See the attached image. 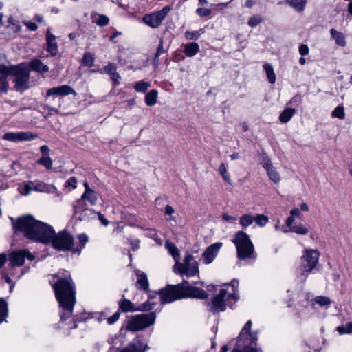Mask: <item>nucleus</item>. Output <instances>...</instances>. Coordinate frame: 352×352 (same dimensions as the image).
I'll return each mask as SVG.
<instances>
[{"instance_id": "obj_1", "label": "nucleus", "mask_w": 352, "mask_h": 352, "mask_svg": "<svg viewBox=\"0 0 352 352\" xmlns=\"http://www.w3.org/2000/svg\"><path fill=\"white\" fill-rule=\"evenodd\" d=\"M54 278H57V280H50V283L56 298L63 309L61 320H66L72 316L76 303L75 286L70 274L65 270L59 271L54 275Z\"/></svg>"}, {"instance_id": "obj_2", "label": "nucleus", "mask_w": 352, "mask_h": 352, "mask_svg": "<svg viewBox=\"0 0 352 352\" xmlns=\"http://www.w3.org/2000/svg\"><path fill=\"white\" fill-rule=\"evenodd\" d=\"M14 228L22 232L24 236L36 242H41L46 245L50 243V238L53 236L54 228L47 223L36 220L31 215H25L14 221L11 218Z\"/></svg>"}, {"instance_id": "obj_3", "label": "nucleus", "mask_w": 352, "mask_h": 352, "mask_svg": "<svg viewBox=\"0 0 352 352\" xmlns=\"http://www.w3.org/2000/svg\"><path fill=\"white\" fill-rule=\"evenodd\" d=\"M220 290L219 293L214 297L210 306V311L214 313H219L226 310V302L232 300L236 302L239 299V296L236 292L239 287V281L233 280L230 284H227Z\"/></svg>"}, {"instance_id": "obj_4", "label": "nucleus", "mask_w": 352, "mask_h": 352, "mask_svg": "<svg viewBox=\"0 0 352 352\" xmlns=\"http://www.w3.org/2000/svg\"><path fill=\"white\" fill-rule=\"evenodd\" d=\"M252 324L250 320L246 322L239 333L236 348L231 352H262L256 348V335L250 333Z\"/></svg>"}, {"instance_id": "obj_5", "label": "nucleus", "mask_w": 352, "mask_h": 352, "mask_svg": "<svg viewBox=\"0 0 352 352\" xmlns=\"http://www.w3.org/2000/svg\"><path fill=\"white\" fill-rule=\"evenodd\" d=\"M320 252L317 250L305 249L300 258V265L298 269V279L304 283L309 274L316 267L318 263Z\"/></svg>"}, {"instance_id": "obj_6", "label": "nucleus", "mask_w": 352, "mask_h": 352, "mask_svg": "<svg viewBox=\"0 0 352 352\" xmlns=\"http://www.w3.org/2000/svg\"><path fill=\"white\" fill-rule=\"evenodd\" d=\"M232 242L236 248L239 259L243 260L252 256L254 252V246L246 233L242 231L236 232Z\"/></svg>"}, {"instance_id": "obj_7", "label": "nucleus", "mask_w": 352, "mask_h": 352, "mask_svg": "<svg viewBox=\"0 0 352 352\" xmlns=\"http://www.w3.org/2000/svg\"><path fill=\"white\" fill-rule=\"evenodd\" d=\"M155 319V312L138 314L128 320L126 328L130 331H139L153 325Z\"/></svg>"}, {"instance_id": "obj_8", "label": "nucleus", "mask_w": 352, "mask_h": 352, "mask_svg": "<svg viewBox=\"0 0 352 352\" xmlns=\"http://www.w3.org/2000/svg\"><path fill=\"white\" fill-rule=\"evenodd\" d=\"M49 245H52L55 250L58 251H72L74 245V238L69 232L65 230L60 231L57 234L54 230V234L50 238Z\"/></svg>"}, {"instance_id": "obj_9", "label": "nucleus", "mask_w": 352, "mask_h": 352, "mask_svg": "<svg viewBox=\"0 0 352 352\" xmlns=\"http://www.w3.org/2000/svg\"><path fill=\"white\" fill-rule=\"evenodd\" d=\"M173 272L181 275H186L188 277L195 276L199 273L198 263L194 261V257L190 254H186L183 263L180 262V266L175 264Z\"/></svg>"}, {"instance_id": "obj_10", "label": "nucleus", "mask_w": 352, "mask_h": 352, "mask_svg": "<svg viewBox=\"0 0 352 352\" xmlns=\"http://www.w3.org/2000/svg\"><path fill=\"white\" fill-rule=\"evenodd\" d=\"M184 284H188V281L182 283L168 285L166 288L160 290L161 302L162 304L170 303L175 300L184 298Z\"/></svg>"}, {"instance_id": "obj_11", "label": "nucleus", "mask_w": 352, "mask_h": 352, "mask_svg": "<svg viewBox=\"0 0 352 352\" xmlns=\"http://www.w3.org/2000/svg\"><path fill=\"white\" fill-rule=\"evenodd\" d=\"M21 195H28L32 191H37L46 193L57 192L54 186L47 185L43 182L30 181L19 188Z\"/></svg>"}, {"instance_id": "obj_12", "label": "nucleus", "mask_w": 352, "mask_h": 352, "mask_svg": "<svg viewBox=\"0 0 352 352\" xmlns=\"http://www.w3.org/2000/svg\"><path fill=\"white\" fill-rule=\"evenodd\" d=\"M170 10L169 6L164 7L161 10L146 14L142 18V21L152 28H157L162 24Z\"/></svg>"}, {"instance_id": "obj_13", "label": "nucleus", "mask_w": 352, "mask_h": 352, "mask_svg": "<svg viewBox=\"0 0 352 352\" xmlns=\"http://www.w3.org/2000/svg\"><path fill=\"white\" fill-rule=\"evenodd\" d=\"M12 74L14 76V87L17 91H23L29 88L30 73L28 71L16 67Z\"/></svg>"}, {"instance_id": "obj_14", "label": "nucleus", "mask_w": 352, "mask_h": 352, "mask_svg": "<svg viewBox=\"0 0 352 352\" xmlns=\"http://www.w3.org/2000/svg\"><path fill=\"white\" fill-rule=\"evenodd\" d=\"M38 138L36 134L30 131H19L6 133L3 135V139L7 141L19 142L23 141H31Z\"/></svg>"}, {"instance_id": "obj_15", "label": "nucleus", "mask_w": 352, "mask_h": 352, "mask_svg": "<svg viewBox=\"0 0 352 352\" xmlns=\"http://www.w3.org/2000/svg\"><path fill=\"white\" fill-rule=\"evenodd\" d=\"M25 258L33 261L35 256L26 250L13 251L10 254V263L12 266H21Z\"/></svg>"}, {"instance_id": "obj_16", "label": "nucleus", "mask_w": 352, "mask_h": 352, "mask_svg": "<svg viewBox=\"0 0 352 352\" xmlns=\"http://www.w3.org/2000/svg\"><path fill=\"white\" fill-rule=\"evenodd\" d=\"M85 200H87L92 206L96 205L98 201L97 193L93 189H87V190H85L81 198L79 199L74 206L75 214L76 215L82 208H84V206H85V204L84 203Z\"/></svg>"}, {"instance_id": "obj_17", "label": "nucleus", "mask_w": 352, "mask_h": 352, "mask_svg": "<svg viewBox=\"0 0 352 352\" xmlns=\"http://www.w3.org/2000/svg\"><path fill=\"white\" fill-rule=\"evenodd\" d=\"M223 243L221 242H217L209 245L203 252L201 260L203 261L206 265L212 263L216 258L218 253L221 248Z\"/></svg>"}, {"instance_id": "obj_18", "label": "nucleus", "mask_w": 352, "mask_h": 352, "mask_svg": "<svg viewBox=\"0 0 352 352\" xmlns=\"http://www.w3.org/2000/svg\"><path fill=\"white\" fill-rule=\"evenodd\" d=\"M191 297L199 299H206L208 297L207 292L199 287H192L188 284H184V298Z\"/></svg>"}, {"instance_id": "obj_19", "label": "nucleus", "mask_w": 352, "mask_h": 352, "mask_svg": "<svg viewBox=\"0 0 352 352\" xmlns=\"http://www.w3.org/2000/svg\"><path fill=\"white\" fill-rule=\"evenodd\" d=\"M76 95V92L75 90L67 85H63L58 87H54L51 89H49L47 91L46 98H48L51 96H65L67 95Z\"/></svg>"}, {"instance_id": "obj_20", "label": "nucleus", "mask_w": 352, "mask_h": 352, "mask_svg": "<svg viewBox=\"0 0 352 352\" xmlns=\"http://www.w3.org/2000/svg\"><path fill=\"white\" fill-rule=\"evenodd\" d=\"M11 73V68L0 64V92L7 93L8 90V82L7 77Z\"/></svg>"}, {"instance_id": "obj_21", "label": "nucleus", "mask_w": 352, "mask_h": 352, "mask_svg": "<svg viewBox=\"0 0 352 352\" xmlns=\"http://www.w3.org/2000/svg\"><path fill=\"white\" fill-rule=\"evenodd\" d=\"M56 39V36L48 30L46 32L47 50L50 53L52 56H56L58 52V45Z\"/></svg>"}, {"instance_id": "obj_22", "label": "nucleus", "mask_w": 352, "mask_h": 352, "mask_svg": "<svg viewBox=\"0 0 352 352\" xmlns=\"http://www.w3.org/2000/svg\"><path fill=\"white\" fill-rule=\"evenodd\" d=\"M265 170L267 176L275 184L280 183L281 177L277 169L270 163V160H265Z\"/></svg>"}, {"instance_id": "obj_23", "label": "nucleus", "mask_w": 352, "mask_h": 352, "mask_svg": "<svg viewBox=\"0 0 352 352\" xmlns=\"http://www.w3.org/2000/svg\"><path fill=\"white\" fill-rule=\"evenodd\" d=\"M165 248L168 251L169 254H171L175 262V264H177V266H180V253L176 245L171 242L167 241L165 243Z\"/></svg>"}, {"instance_id": "obj_24", "label": "nucleus", "mask_w": 352, "mask_h": 352, "mask_svg": "<svg viewBox=\"0 0 352 352\" xmlns=\"http://www.w3.org/2000/svg\"><path fill=\"white\" fill-rule=\"evenodd\" d=\"M136 275L138 276L137 280V287L144 291H147L148 289V280L145 273L140 270L136 271Z\"/></svg>"}, {"instance_id": "obj_25", "label": "nucleus", "mask_w": 352, "mask_h": 352, "mask_svg": "<svg viewBox=\"0 0 352 352\" xmlns=\"http://www.w3.org/2000/svg\"><path fill=\"white\" fill-rule=\"evenodd\" d=\"M30 66L31 69L37 72L43 74L49 71V67L47 65H45L41 60L39 59H33L30 63Z\"/></svg>"}, {"instance_id": "obj_26", "label": "nucleus", "mask_w": 352, "mask_h": 352, "mask_svg": "<svg viewBox=\"0 0 352 352\" xmlns=\"http://www.w3.org/2000/svg\"><path fill=\"white\" fill-rule=\"evenodd\" d=\"M74 214L78 219L80 221H86L96 216V212L92 209L87 208H85V206H84V208H82L81 210L78 212L77 215L75 213Z\"/></svg>"}, {"instance_id": "obj_27", "label": "nucleus", "mask_w": 352, "mask_h": 352, "mask_svg": "<svg viewBox=\"0 0 352 352\" xmlns=\"http://www.w3.org/2000/svg\"><path fill=\"white\" fill-rule=\"evenodd\" d=\"M77 239L78 240V246L79 248H76L72 249L73 254H77L78 255L80 254L81 251L83 248H85L87 243L89 241L88 236L85 234H80L77 236Z\"/></svg>"}, {"instance_id": "obj_28", "label": "nucleus", "mask_w": 352, "mask_h": 352, "mask_svg": "<svg viewBox=\"0 0 352 352\" xmlns=\"http://www.w3.org/2000/svg\"><path fill=\"white\" fill-rule=\"evenodd\" d=\"M199 50V45L195 42H192L184 46V52L186 56L192 57L195 56Z\"/></svg>"}, {"instance_id": "obj_29", "label": "nucleus", "mask_w": 352, "mask_h": 352, "mask_svg": "<svg viewBox=\"0 0 352 352\" xmlns=\"http://www.w3.org/2000/svg\"><path fill=\"white\" fill-rule=\"evenodd\" d=\"M331 37L335 40L337 45L345 47L346 45L345 36L343 33L332 28L330 30Z\"/></svg>"}, {"instance_id": "obj_30", "label": "nucleus", "mask_w": 352, "mask_h": 352, "mask_svg": "<svg viewBox=\"0 0 352 352\" xmlns=\"http://www.w3.org/2000/svg\"><path fill=\"white\" fill-rule=\"evenodd\" d=\"M307 0H285V3L298 12L305 10Z\"/></svg>"}, {"instance_id": "obj_31", "label": "nucleus", "mask_w": 352, "mask_h": 352, "mask_svg": "<svg viewBox=\"0 0 352 352\" xmlns=\"http://www.w3.org/2000/svg\"><path fill=\"white\" fill-rule=\"evenodd\" d=\"M315 303L319 305L321 307L327 308L331 304V300L327 296H317L314 298V300H311V305L314 307Z\"/></svg>"}, {"instance_id": "obj_32", "label": "nucleus", "mask_w": 352, "mask_h": 352, "mask_svg": "<svg viewBox=\"0 0 352 352\" xmlns=\"http://www.w3.org/2000/svg\"><path fill=\"white\" fill-rule=\"evenodd\" d=\"M295 113H296L295 109H293V108H286L280 114L279 120L282 123H287V122H288L292 119V118L294 116Z\"/></svg>"}, {"instance_id": "obj_33", "label": "nucleus", "mask_w": 352, "mask_h": 352, "mask_svg": "<svg viewBox=\"0 0 352 352\" xmlns=\"http://www.w3.org/2000/svg\"><path fill=\"white\" fill-rule=\"evenodd\" d=\"M158 91L156 89H152L148 91L145 96V102L149 106H153L157 102Z\"/></svg>"}, {"instance_id": "obj_34", "label": "nucleus", "mask_w": 352, "mask_h": 352, "mask_svg": "<svg viewBox=\"0 0 352 352\" xmlns=\"http://www.w3.org/2000/svg\"><path fill=\"white\" fill-rule=\"evenodd\" d=\"M289 231L302 235H305L309 232L308 228L302 223L295 225L289 230H285L284 232H287Z\"/></svg>"}, {"instance_id": "obj_35", "label": "nucleus", "mask_w": 352, "mask_h": 352, "mask_svg": "<svg viewBox=\"0 0 352 352\" xmlns=\"http://www.w3.org/2000/svg\"><path fill=\"white\" fill-rule=\"evenodd\" d=\"M119 308L123 312H129L135 310L133 304L127 299H124L119 302Z\"/></svg>"}, {"instance_id": "obj_36", "label": "nucleus", "mask_w": 352, "mask_h": 352, "mask_svg": "<svg viewBox=\"0 0 352 352\" xmlns=\"http://www.w3.org/2000/svg\"><path fill=\"white\" fill-rule=\"evenodd\" d=\"M151 83L144 80H140L134 85L133 87L137 92L144 93L150 87Z\"/></svg>"}, {"instance_id": "obj_37", "label": "nucleus", "mask_w": 352, "mask_h": 352, "mask_svg": "<svg viewBox=\"0 0 352 352\" xmlns=\"http://www.w3.org/2000/svg\"><path fill=\"white\" fill-rule=\"evenodd\" d=\"M8 316V305L3 298H0V323H1Z\"/></svg>"}, {"instance_id": "obj_38", "label": "nucleus", "mask_w": 352, "mask_h": 352, "mask_svg": "<svg viewBox=\"0 0 352 352\" xmlns=\"http://www.w3.org/2000/svg\"><path fill=\"white\" fill-rule=\"evenodd\" d=\"M165 52H166V50L164 48L163 40H162V38H161L160 41V44L157 49V52L155 54V56H154V58L153 60V64L155 66H157L159 65L160 62H159L158 58L162 54H164Z\"/></svg>"}, {"instance_id": "obj_39", "label": "nucleus", "mask_w": 352, "mask_h": 352, "mask_svg": "<svg viewBox=\"0 0 352 352\" xmlns=\"http://www.w3.org/2000/svg\"><path fill=\"white\" fill-rule=\"evenodd\" d=\"M265 74L269 82L272 84L275 83L276 76L274 72L273 67L270 65L265 64Z\"/></svg>"}, {"instance_id": "obj_40", "label": "nucleus", "mask_w": 352, "mask_h": 352, "mask_svg": "<svg viewBox=\"0 0 352 352\" xmlns=\"http://www.w3.org/2000/svg\"><path fill=\"white\" fill-rule=\"evenodd\" d=\"M254 221V217L250 214H244L240 217L239 223L243 228L250 226Z\"/></svg>"}, {"instance_id": "obj_41", "label": "nucleus", "mask_w": 352, "mask_h": 352, "mask_svg": "<svg viewBox=\"0 0 352 352\" xmlns=\"http://www.w3.org/2000/svg\"><path fill=\"white\" fill-rule=\"evenodd\" d=\"M38 164L45 166L47 169H52L53 162L50 156H42L38 160Z\"/></svg>"}, {"instance_id": "obj_42", "label": "nucleus", "mask_w": 352, "mask_h": 352, "mask_svg": "<svg viewBox=\"0 0 352 352\" xmlns=\"http://www.w3.org/2000/svg\"><path fill=\"white\" fill-rule=\"evenodd\" d=\"M331 116L333 118H338L340 120H342L345 118L344 109L342 105H339L334 109V110L331 112Z\"/></svg>"}, {"instance_id": "obj_43", "label": "nucleus", "mask_w": 352, "mask_h": 352, "mask_svg": "<svg viewBox=\"0 0 352 352\" xmlns=\"http://www.w3.org/2000/svg\"><path fill=\"white\" fill-rule=\"evenodd\" d=\"M82 64L89 67H91L94 65V57L92 54L90 52H86L84 54L82 57Z\"/></svg>"}, {"instance_id": "obj_44", "label": "nucleus", "mask_w": 352, "mask_h": 352, "mask_svg": "<svg viewBox=\"0 0 352 352\" xmlns=\"http://www.w3.org/2000/svg\"><path fill=\"white\" fill-rule=\"evenodd\" d=\"M203 32L204 31L202 29L198 31H186L185 33V37L188 40H197Z\"/></svg>"}, {"instance_id": "obj_45", "label": "nucleus", "mask_w": 352, "mask_h": 352, "mask_svg": "<svg viewBox=\"0 0 352 352\" xmlns=\"http://www.w3.org/2000/svg\"><path fill=\"white\" fill-rule=\"evenodd\" d=\"M219 172L220 175L223 177L225 182H226L228 184H230V178L228 173L227 168L226 167V165L224 164H221L219 168Z\"/></svg>"}, {"instance_id": "obj_46", "label": "nucleus", "mask_w": 352, "mask_h": 352, "mask_svg": "<svg viewBox=\"0 0 352 352\" xmlns=\"http://www.w3.org/2000/svg\"><path fill=\"white\" fill-rule=\"evenodd\" d=\"M337 331L340 334L351 333L352 331V322H349L346 325L338 326Z\"/></svg>"}, {"instance_id": "obj_47", "label": "nucleus", "mask_w": 352, "mask_h": 352, "mask_svg": "<svg viewBox=\"0 0 352 352\" xmlns=\"http://www.w3.org/2000/svg\"><path fill=\"white\" fill-rule=\"evenodd\" d=\"M94 22L98 26H104V25H107L109 23V19L107 17V16H106L104 14H99L98 19L94 21Z\"/></svg>"}, {"instance_id": "obj_48", "label": "nucleus", "mask_w": 352, "mask_h": 352, "mask_svg": "<svg viewBox=\"0 0 352 352\" xmlns=\"http://www.w3.org/2000/svg\"><path fill=\"white\" fill-rule=\"evenodd\" d=\"M77 179L75 177L69 178L65 182V187L74 190L76 188Z\"/></svg>"}, {"instance_id": "obj_49", "label": "nucleus", "mask_w": 352, "mask_h": 352, "mask_svg": "<svg viewBox=\"0 0 352 352\" xmlns=\"http://www.w3.org/2000/svg\"><path fill=\"white\" fill-rule=\"evenodd\" d=\"M262 21V18L258 16H252L249 21L248 25L251 27H256Z\"/></svg>"}, {"instance_id": "obj_50", "label": "nucleus", "mask_w": 352, "mask_h": 352, "mask_svg": "<svg viewBox=\"0 0 352 352\" xmlns=\"http://www.w3.org/2000/svg\"><path fill=\"white\" fill-rule=\"evenodd\" d=\"M196 12L201 17L207 16L210 14L211 10L204 8H199L197 9Z\"/></svg>"}, {"instance_id": "obj_51", "label": "nucleus", "mask_w": 352, "mask_h": 352, "mask_svg": "<svg viewBox=\"0 0 352 352\" xmlns=\"http://www.w3.org/2000/svg\"><path fill=\"white\" fill-rule=\"evenodd\" d=\"M154 304L149 301L145 302L140 305V310L142 311H148L153 309Z\"/></svg>"}, {"instance_id": "obj_52", "label": "nucleus", "mask_w": 352, "mask_h": 352, "mask_svg": "<svg viewBox=\"0 0 352 352\" xmlns=\"http://www.w3.org/2000/svg\"><path fill=\"white\" fill-rule=\"evenodd\" d=\"M175 212V210L174 208L169 206V205H167L165 207V214L166 215H169L170 217L168 219V221H175V218L174 217H171V215Z\"/></svg>"}, {"instance_id": "obj_53", "label": "nucleus", "mask_w": 352, "mask_h": 352, "mask_svg": "<svg viewBox=\"0 0 352 352\" xmlns=\"http://www.w3.org/2000/svg\"><path fill=\"white\" fill-rule=\"evenodd\" d=\"M121 352H140L135 344H130L123 349Z\"/></svg>"}, {"instance_id": "obj_54", "label": "nucleus", "mask_w": 352, "mask_h": 352, "mask_svg": "<svg viewBox=\"0 0 352 352\" xmlns=\"http://www.w3.org/2000/svg\"><path fill=\"white\" fill-rule=\"evenodd\" d=\"M120 313L118 311L116 312L113 316L108 317L107 318V323L109 324H114L120 318Z\"/></svg>"}, {"instance_id": "obj_55", "label": "nucleus", "mask_w": 352, "mask_h": 352, "mask_svg": "<svg viewBox=\"0 0 352 352\" xmlns=\"http://www.w3.org/2000/svg\"><path fill=\"white\" fill-rule=\"evenodd\" d=\"M104 70L105 72H107V74L111 75L112 74H113L115 72H116V67L115 66L114 64L113 63H110L108 65L105 66L104 68Z\"/></svg>"}, {"instance_id": "obj_56", "label": "nucleus", "mask_w": 352, "mask_h": 352, "mask_svg": "<svg viewBox=\"0 0 352 352\" xmlns=\"http://www.w3.org/2000/svg\"><path fill=\"white\" fill-rule=\"evenodd\" d=\"M254 221L260 226H264V215L257 214L254 217Z\"/></svg>"}, {"instance_id": "obj_57", "label": "nucleus", "mask_w": 352, "mask_h": 352, "mask_svg": "<svg viewBox=\"0 0 352 352\" xmlns=\"http://www.w3.org/2000/svg\"><path fill=\"white\" fill-rule=\"evenodd\" d=\"M309 49L307 45L302 44L299 47V53L302 56H306L309 54Z\"/></svg>"}, {"instance_id": "obj_58", "label": "nucleus", "mask_w": 352, "mask_h": 352, "mask_svg": "<svg viewBox=\"0 0 352 352\" xmlns=\"http://www.w3.org/2000/svg\"><path fill=\"white\" fill-rule=\"evenodd\" d=\"M40 151H41V153L43 154L42 156H50V149L47 146H46V145L41 146L40 147Z\"/></svg>"}, {"instance_id": "obj_59", "label": "nucleus", "mask_w": 352, "mask_h": 352, "mask_svg": "<svg viewBox=\"0 0 352 352\" xmlns=\"http://www.w3.org/2000/svg\"><path fill=\"white\" fill-rule=\"evenodd\" d=\"M96 215L98 216V219L104 226H107L109 225V221L104 218L102 214H101L100 212H96Z\"/></svg>"}, {"instance_id": "obj_60", "label": "nucleus", "mask_w": 352, "mask_h": 352, "mask_svg": "<svg viewBox=\"0 0 352 352\" xmlns=\"http://www.w3.org/2000/svg\"><path fill=\"white\" fill-rule=\"evenodd\" d=\"M223 220L229 221L230 223H235L236 218L235 217L229 215L228 214H223L222 216Z\"/></svg>"}, {"instance_id": "obj_61", "label": "nucleus", "mask_w": 352, "mask_h": 352, "mask_svg": "<svg viewBox=\"0 0 352 352\" xmlns=\"http://www.w3.org/2000/svg\"><path fill=\"white\" fill-rule=\"evenodd\" d=\"M25 24L26 27L31 31H35L38 29V25L35 23L28 21Z\"/></svg>"}, {"instance_id": "obj_62", "label": "nucleus", "mask_w": 352, "mask_h": 352, "mask_svg": "<svg viewBox=\"0 0 352 352\" xmlns=\"http://www.w3.org/2000/svg\"><path fill=\"white\" fill-rule=\"evenodd\" d=\"M290 215L292 216L293 217H298L299 219H301L302 217H301V214L300 212V210L295 208L294 209H292L291 211H290Z\"/></svg>"}, {"instance_id": "obj_63", "label": "nucleus", "mask_w": 352, "mask_h": 352, "mask_svg": "<svg viewBox=\"0 0 352 352\" xmlns=\"http://www.w3.org/2000/svg\"><path fill=\"white\" fill-rule=\"evenodd\" d=\"M294 221V218L292 216H289L287 219L286 220V226L289 228H291V227H293V223Z\"/></svg>"}, {"instance_id": "obj_64", "label": "nucleus", "mask_w": 352, "mask_h": 352, "mask_svg": "<svg viewBox=\"0 0 352 352\" xmlns=\"http://www.w3.org/2000/svg\"><path fill=\"white\" fill-rule=\"evenodd\" d=\"M7 261V255L6 254H0V268L4 265Z\"/></svg>"}]
</instances>
